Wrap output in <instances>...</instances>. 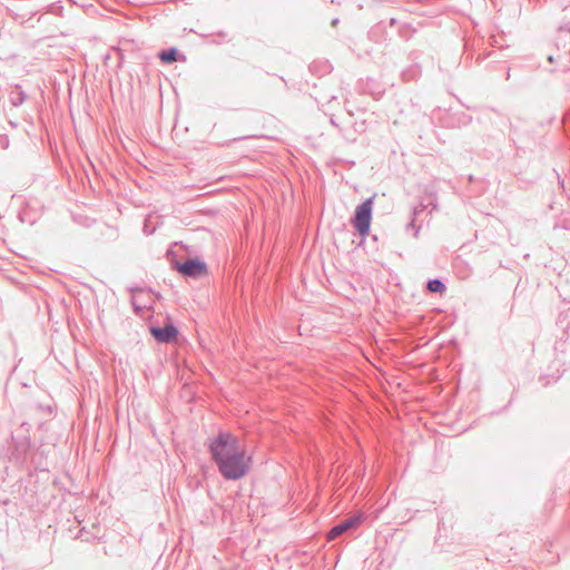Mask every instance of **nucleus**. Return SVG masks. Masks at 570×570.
Returning <instances> with one entry per match:
<instances>
[{"label": "nucleus", "instance_id": "nucleus-10", "mask_svg": "<svg viewBox=\"0 0 570 570\" xmlns=\"http://www.w3.org/2000/svg\"><path fill=\"white\" fill-rule=\"evenodd\" d=\"M426 288L431 293L443 294L446 291V286L443 281L439 278L430 279L426 283Z\"/></svg>", "mask_w": 570, "mask_h": 570}, {"label": "nucleus", "instance_id": "nucleus-1", "mask_svg": "<svg viewBox=\"0 0 570 570\" xmlns=\"http://www.w3.org/2000/svg\"><path fill=\"white\" fill-rule=\"evenodd\" d=\"M208 449L219 473L226 480L236 481L249 471L252 458L239 445V440L233 433L220 430L209 441Z\"/></svg>", "mask_w": 570, "mask_h": 570}, {"label": "nucleus", "instance_id": "nucleus-13", "mask_svg": "<svg viewBox=\"0 0 570 570\" xmlns=\"http://www.w3.org/2000/svg\"><path fill=\"white\" fill-rule=\"evenodd\" d=\"M132 306H134L136 314H139L142 311V308L140 306H138L134 301H132Z\"/></svg>", "mask_w": 570, "mask_h": 570}, {"label": "nucleus", "instance_id": "nucleus-11", "mask_svg": "<svg viewBox=\"0 0 570 570\" xmlns=\"http://www.w3.org/2000/svg\"><path fill=\"white\" fill-rule=\"evenodd\" d=\"M213 36H214L213 43L220 45L223 42L229 41L227 39V32H225V31H219Z\"/></svg>", "mask_w": 570, "mask_h": 570}, {"label": "nucleus", "instance_id": "nucleus-2", "mask_svg": "<svg viewBox=\"0 0 570 570\" xmlns=\"http://www.w3.org/2000/svg\"><path fill=\"white\" fill-rule=\"evenodd\" d=\"M373 210V197L365 199L356 206L352 217V225L360 236L365 237L370 233Z\"/></svg>", "mask_w": 570, "mask_h": 570}, {"label": "nucleus", "instance_id": "nucleus-15", "mask_svg": "<svg viewBox=\"0 0 570 570\" xmlns=\"http://www.w3.org/2000/svg\"><path fill=\"white\" fill-rule=\"evenodd\" d=\"M331 124L334 126V127H338L337 122L335 121L334 117L332 116L331 117Z\"/></svg>", "mask_w": 570, "mask_h": 570}, {"label": "nucleus", "instance_id": "nucleus-8", "mask_svg": "<svg viewBox=\"0 0 570 570\" xmlns=\"http://www.w3.org/2000/svg\"><path fill=\"white\" fill-rule=\"evenodd\" d=\"M12 438L14 441L16 451L22 455H27L30 449V438L28 435Z\"/></svg>", "mask_w": 570, "mask_h": 570}, {"label": "nucleus", "instance_id": "nucleus-9", "mask_svg": "<svg viewBox=\"0 0 570 570\" xmlns=\"http://www.w3.org/2000/svg\"><path fill=\"white\" fill-rule=\"evenodd\" d=\"M426 207H428V205H423V204H420L419 206L414 207L413 213H412L413 217H412L411 222L406 225V232L413 230L414 237H417L419 232H420V226H416V224H415V217L420 213H422Z\"/></svg>", "mask_w": 570, "mask_h": 570}, {"label": "nucleus", "instance_id": "nucleus-5", "mask_svg": "<svg viewBox=\"0 0 570 570\" xmlns=\"http://www.w3.org/2000/svg\"><path fill=\"white\" fill-rule=\"evenodd\" d=\"M150 333L158 343H170L176 340L178 330L171 322H169L164 326H151Z\"/></svg>", "mask_w": 570, "mask_h": 570}, {"label": "nucleus", "instance_id": "nucleus-3", "mask_svg": "<svg viewBox=\"0 0 570 570\" xmlns=\"http://www.w3.org/2000/svg\"><path fill=\"white\" fill-rule=\"evenodd\" d=\"M171 266L183 276L191 278H199L202 275L207 273L206 263L197 257L188 258L185 262H171Z\"/></svg>", "mask_w": 570, "mask_h": 570}, {"label": "nucleus", "instance_id": "nucleus-7", "mask_svg": "<svg viewBox=\"0 0 570 570\" xmlns=\"http://www.w3.org/2000/svg\"><path fill=\"white\" fill-rule=\"evenodd\" d=\"M9 99L12 106L19 107L26 101L27 95L20 85H14L9 94Z\"/></svg>", "mask_w": 570, "mask_h": 570}, {"label": "nucleus", "instance_id": "nucleus-14", "mask_svg": "<svg viewBox=\"0 0 570 570\" xmlns=\"http://www.w3.org/2000/svg\"><path fill=\"white\" fill-rule=\"evenodd\" d=\"M338 22H340V19H338V18H334V19L332 20L331 24H332L333 27H336V26L338 24Z\"/></svg>", "mask_w": 570, "mask_h": 570}, {"label": "nucleus", "instance_id": "nucleus-12", "mask_svg": "<svg viewBox=\"0 0 570 570\" xmlns=\"http://www.w3.org/2000/svg\"><path fill=\"white\" fill-rule=\"evenodd\" d=\"M142 232L146 235H150L155 232V228H150L149 218L145 219Z\"/></svg>", "mask_w": 570, "mask_h": 570}, {"label": "nucleus", "instance_id": "nucleus-4", "mask_svg": "<svg viewBox=\"0 0 570 570\" xmlns=\"http://www.w3.org/2000/svg\"><path fill=\"white\" fill-rule=\"evenodd\" d=\"M365 520L364 513H357L335 524L327 533V540H334L340 535L357 529Z\"/></svg>", "mask_w": 570, "mask_h": 570}, {"label": "nucleus", "instance_id": "nucleus-6", "mask_svg": "<svg viewBox=\"0 0 570 570\" xmlns=\"http://www.w3.org/2000/svg\"><path fill=\"white\" fill-rule=\"evenodd\" d=\"M157 56L163 63H167V65L174 63V62L180 60V58L183 61L185 60V57L181 56L179 53L178 49L175 47L163 49L158 52Z\"/></svg>", "mask_w": 570, "mask_h": 570}, {"label": "nucleus", "instance_id": "nucleus-16", "mask_svg": "<svg viewBox=\"0 0 570 570\" xmlns=\"http://www.w3.org/2000/svg\"><path fill=\"white\" fill-rule=\"evenodd\" d=\"M549 61L552 62L553 61V57L552 56H549Z\"/></svg>", "mask_w": 570, "mask_h": 570}]
</instances>
